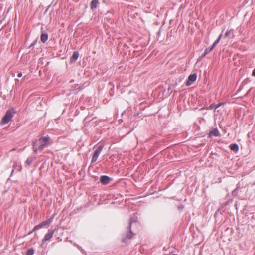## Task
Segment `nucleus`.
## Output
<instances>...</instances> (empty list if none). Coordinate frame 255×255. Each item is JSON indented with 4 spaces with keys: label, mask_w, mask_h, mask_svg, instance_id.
<instances>
[{
    "label": "nucleus",
    "mask_w": 255,
    "mask_h": 255,
    "mask_svg": "<svg viewBox=\"0 0 255 255\" xmlns=\"http://www.w3.org/2000/svg\"><path fill=\"white\" fill-rule=\"evenodd\" d=\"M54 234V230L53 229H49L47 233L45 235V236L42 240V244L45 242L50 241L53 237Z\"/></svg>",
    "instance_id": "7ed1b4c3"
},
{
    "label": "nucleus",
    "mask_w": 255,
    "mask_h": 255,
    "mask_svg": "<svg viewBox=\"0 0 255 255\" xmlns=\"http://www.w3.org/2000/svg\"><path fill=\"white\" fill-rule=\"evenodd\" d=\"M33 162V160L31 158H28L26 161V163L27 165H30L32 162Z\"/></svg>",
    "instance_id": "dca6fc26"
},
{
    "label": "nucleus",
    "mask_w": 255,
    "mask_h": 255,
    "mask_svg": "<svg viewBox=\"0 0 255 255\" xmlns=\"http://www.w3.org/2000/svg\"><path fill=\"white\" fill-rule=\"evenodd\" d=\"M36 140L33 141V147L34 149V151L35 153H37V151H42L45 147H46L48 146V144L47 143H43V142H40V145L39 146L38 148H37L36 147Z\"/></svg>",
    "instance_id": "f03ea898"
},
{
    "label": "nucleus",
    "mask_w": 255,
    "mask_h": 255,
    "mask_svg": "<svg viewBox=\"0 0 255 255\" xmlns=\"http://www.w3.org/2000/svg\"><path fill=\"white\" fill-rule=\"evenodd\" d=\"M53 219V217H51V218H49L48 219L46 220L47 224L48 225L50 224L52 222Z\"/></svg>",
    "instance_id": "a211bd4d"
},
{
    "label": "nucleus",
    "mask_w": 255,
    "mask_h": 255,
    "mask_svg": "<svg viewBox=\"0 0 255 255\" xmlns=\"http://www.w3.org/2000/svg\"><path fill=\"white\" fill-rule=\"evenodd\" d=\"M50 139L49 136H45L39 139L40 142L46 143Z\"/></svg>",
    "instance_id": "f8f14e48"
},
{
    "label": "nucleus",
    "mask_w": 255,
    "mask_h": 255,
    "mask_svg": "<svg viewBox=\"0 0 255 255\" xmlns=\"http://www.w3.org/2000/svg\"><path fill=\"white\" fill-rule=\"evenodd\" d=\"M33 232H34V231H32V230L31 232H30L28 233V235L31 234L32 233H33Z\"/></svg>",
    "instance_id": "cd10ccee"
},
{
    "label": "nucleus",
    "mask_w": 255,
    "mask_h": 255,
    "mask_svg": "<svg viewBox=\"0 0 255 255\" xmlns=\"http://www.w3.org/2000/svg\"><path fill=\"white\" fill-rule=\"evenodd\" d=\"M230 149L234 151L237 152L239 150V147L237 144H232L230 145Z\"/></svg>",
    "instance_id": "9b49d317"
},
{
    "label": "nucleus",
    "mask_w": 255,
    "mask_h": 255,
    "mask_svg": "<svg viewBox=\"0 0 255 255\" xmlns=\"http://www.w3.org/2000/svg\"><path fill=\"white\" fill-rule=\"evenodd\" d=\"M213 107H214V106H211H211H209V107L208 108V109H213Z\"/></svg>",
    "instance_id": "a878e982"
},
{
    "label": "nucleus",
    "mask_w": 255,
    "mask_h": 255,
    "mask_svg": "<svg viewBox=\"0 0 255 255\" xmlns=\"http://www.w3.org/2000/svg\"><path fill=\"white\" fill-rule=\"evenodd\" d=\"M197 78V75L195 74H193L192 75H190L188 77V80L186 82V85L187 86L190 85L193 82H194Z\"/></svg>",
    "instance_id": "39448f33"
},
{
    "label": "nucleus",
    "mask_w": 255,
    "mask_h": 255,
    "mask_svg": "<svg viewBox=\"0 0 255 255\" xmlns=\"http://www.w3.org/2000/svg\"><path fill=\"white\" fill-rule=\"evenodd\" d=\"M221 37H222V35L220 34V36H219L218 38L217 39H219V41L220 40L221 38Z\"/></svg>",
    "instance_id": "bb28decb"
},
{
    "label": "nucleus",
    "mask_w": 255,
    "mask_h": 255,
    "mask_svg": "<svg viewBox=\"0 0 255 255\" xmlns=\"http://www.w3.org/2000/svg\"><path fill=\"white\" fill-rule=\"evenodd\" d=\"M99 3L98 0H93L91 3V8L93 10L97 8V5Z\"/></svg>",
    "instance_id": "0eeeda50"
},
{
    "label": "nucleus",
    "mask_w": 255,
    "mask_h": 255,
    "mask_svg": "<svg viewBox=\"0 0 255 255\" xmlns=\"http://www.w3.org/2000/svg\"><path fill=\"white\" fill-rule=\"evenodd\" d=\"M15 113L14 110L13 109H9L6 112L4 116L2 118L1 121V124L5 125L7 124L14 116Z\"/></svg>",
    "instance_id": "f257e3e1"
},
{
    "label": "nucleus",
    "mask_w": 255,
    "mask_h": 255,
    "mask_svg": "<svg viewBox=\"0 0 255 255\" xmlns=\"http://www.w3.org/2000/svg\"><path fill=\"white\" fill-rule=\"evenodd\" d=\"M48 35L47 33H42L41 35V41L45 43L48 39Z\"/></svg>",
    "instance_id": "9d476101"
},
{
    "label": "nucleus",
    "mask_w": 255,
    "mask_h": 255,
    "mask_svg": "<svg viewBox=\"0 0 255 255\" xmlns=\"http://www.w3.org/2000/svg\"><path fill=\"white\" fill-rule=\"evenodd\" d=\"M252 75L255 77V68L253 71Z\"/></svg>",
    "instance_id": "393cba45"
},
{
    "label": "nucleus",
    "mask_w": 255,
    "mask_h": 255,
    "mask_svg": "<svg viewBox=\"0 0 255 255\" xmlns=\"http://www.w3.org/2000/svg\"><path fill=\"white\" fill-rule=\"evenodd\" d=\"M49 7L45 10V13L48 11Z\"/></svg>",
    "instance_id": "c85d7f7f"
},
{
    "label": "nucleus",
    "mask_w": 255,
    "mask_h": 255,
    "mask_svg": "<svg viewBox=\"0 0 255 255\" xmlns=\"http://www.w3.org/2000/svg\"><path fill=\"white\" fill-rule=\"evenodd\" d=\"M219 135V132L217 129H214L209 134V136H218Z\"/></svg>",
    "instance_id": "6e6552de"
},
{
    "label": "nucleus",
    "mask_w": 255,
    "mask_h": 255,
    "mask_svg": "<svg viewBox=\"0 0 255 255\" xmlns=\"http://www.w3.org/2000/svg\"><path fill=\"white\" fill-rule=\"evenodd\" d=\"M231 30L227 31L226 33H225V37L226 38V37H228L230 35V34L231 33Z\"/></svg>",
    "instance_id": "412c9836"
},
{
    "label": "nucleus",
    "mask_w": 255,
    "mask_h": 255,
    "mask_svg": "<svg viewBox=\"0 0 255 255\" xmlns=\"http://www.w3.org/2000/svg\"><path fill=\"white\" fill-rule=\"evenodd\" d=\"M53 219V217H51V218H49L48 219L46 220L47 224L48 225L50 224L52 222Z\"/></svg>",
    "instance_id": "f3484780"
},
{
    "label": "nucleus",
    "mask_w": 255,
    "mask_h": 255,
    "mask_svg": "<svg viewBox=\"0 0 255 255\" xmlns=\"http://www.w3.org/2000/svg\"><path fill=\"white\" fill-rule=\"evenodd\" d=\"M222 103H219L215 105L214 107L215 109L218 108L220 105H221Z\"/></svg>",
    "instance_id": "5701e85b"
},
{
    "label": "nucleus",
    "mask_w": 255,
    "mask_h": 255,
    "mask_svg": "<svg viewBox=\"0 0 255 255\" xmlns=\"http://www.w3.org/2000/svg\"><path fill=\"white\" fill-rule=\"evenodd\" d=\"M37 38H36V40H35L30 45L29 47H31L34 46L37 43Z\"/></svg>",
    "instance_id": "6ab92c4d"
},
{
    "label": "nucleus",
    "mask_w": 255,
    "mask_h": 255,
    "mask_svg": "<svg viewBox=\"0 0 255 255\" xmlns=\"http://www.w3.org/2000/svg\"><path fill=\"white\" fill-rule=\"evenodd\" d=\"M41 223H42V225H43V227H44V226H46V225H48V224H47V221H46V220L43 221Z\"/></svg>",
    "instance_id": "4be33fe9"
},
{
    "label": "nucleus",
    "mask_w": 255,
    "mask_h": 255,
    "mask_svg": "<svg viewBox=\"0 0 255 255\" xmlns=\"http://www.w3.org/2000/svg\"><path fill=\"white\" fill-rule=\"evenodd\" d=\"M213 49L214 48H212V47H211V48H206L205 50L204 54L202 56V57L205 56L206 54L211 52Z\"/></svg>",
    "instance_id": "ddd939ff"
},
{
    "label": "nucleus",
    "mask_w": 255,
    "mask_h": 255,
    "mask_svg": "<svg viewBox=\"0 0 255 255\" xmlns=\"http://www.w3.org/2000/svg\"><path fill=\"white\" fill-rule=\"evenodd\" d=\"M43 225L42 224V223H41L40 224L35 226L34 228L32 230V231H37L38 230H39V229H40L41 228L43 227Z\"/></svg>",
    "instance_id": "4468645a"
},
{
    "label": "nucleus",
    "mask_w": 255,
    "mask_h": 255,
    "mask_svg": "<svg viewBox=\"0 0 255 255\" xmlns=\"http://www.w3.org/2000/svg\"><path fill=\"white\" fill-rule=\"evenodd\" d=\"M103 147L101 146H99L97 147L96 151L94 152V154L93 155V156L92 159V162H95L97 161Z\"/></svg>",
    "instance_id": "20e7f679"
},
{
    "label": "nucleus",
    "mask_w": 255,
    "mask_h": 255,
    "mask_svg": "<svg viewBox=\"0 0 255 255\" xmlns=\"http://www.w3.org/2000/svg\"><path fill=\"white\" fill-rule=\"evenodd\" d=\"M110 180V178L106 176H102L100 178V181L103 184H108Z\"/></svg>",
    "instance_id": "423d86ee"
},
{
    "label": "nucleus",
    "mask_w": 255,
    "mask_h": 255,
    "mask_svg": "<svg viewBox=\"0 0 255 255\" xmlns=\"http://www.w3.org/2000/svg\"><path fill=\"white\" fill-rule=\"evenodd\" d=\"M33 254L34 250L32 248H30L27 250L26 255H33Z\"/></svg>",
    "instance_id": "2eb2a0df"
},
{
    "label": "nucleus",
    "mask_w": 255,
    "mask_h": 255,
    "mask_svg": "<svg viewBox=\"0 0 255 255\" xmlns=\"http://www.w3.org/2000/svg\"><path fill=\"white\" fill-rule=\"evenodd\" d=\"M79 56V54L78 52H74L72 56L71 57V59H70V61L71 62H75V61L77 60L78 57Z\"/></svg>",
    "instance_id": "1a4fd4ad"
},
{
    "label": "nucleus",
    "mask_w": 255,
    "mask_h": 255,
    "mask_svg": "<svg viewBox=\"0 0 255 255\" xmlns=\"http://www.w3.org/2000/svg\"><path fill=\"white\" fill-rule=\"evenodd\" d=\"M219 39L216 40L212 46V48H214L215 46L219 42Z\"/></svg>",
    "instance_id": "aec40b11"
},
{
    "label": "nucleus",
    "mask_w": 255,
    "mask_h": 255,
    "mask_svg": "<svg viewBox=\"0 0 255 255\" xmlns=\"http://www.w3.org/2000/svg\"><path fill=\"white\" fill-rule=\"evenodd\" d=\"M18 77H21L22 76V73L21 72H20L17 75Z\"/></svg>",
    "instance_id": "b1692460"
}]
</instances>
